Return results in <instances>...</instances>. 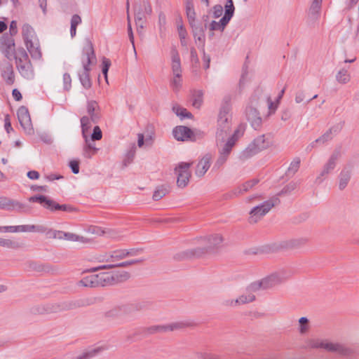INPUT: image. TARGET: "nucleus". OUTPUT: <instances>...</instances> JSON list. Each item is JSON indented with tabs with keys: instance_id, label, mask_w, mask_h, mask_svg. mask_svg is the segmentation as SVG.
Masks as SVG:
<instances>
[{
	"instance_id": "1",
	"label": "nucleus",
	"mask_w": 359,
	"mask_h": 359,
	"mask_svg": "<svg viewBox=\"0 0 359 359\" xmlns=\"http://www.w3.org/2000/svg\"><path fill=\"white\" fill-rule=\"evenodd\" d=\"M95 298L79 299L60 303L37 305L31 309V312L34 315H43L74 310L78 308L90 306L95 303Z\"/></svg>"
},
{
	"instance_id": "2",
	"label": "nucleus",
	"mask_w": 359,
	"mask_h": 359,
	"mask_svg": "<svg viewBox=\"0 0 359 359\" xmlns=\"http://www.w3.org/2000/svg\"><path fill=\"white\" fill-rule=\"evenodd\" d=\"M81 60L83 70L78 72V76L83 87L89 89L92 86L90 78V65L95 64L97 61L93 43L90 41H87L83 48Z\"/></svg>"
},
{
	"instance_id": "3",
	"label": "nucleus",
	"mask_w": 359,
	"mask_h": 359,
	"mask_svg": "<svg viewBox=\"0 0 359 359\" xmlns=\"http://www.w3.org/2000/svg\"><path fill=\"white\" fill-rule=\"evenodd\" d=\"M231 96L224 97L218 117V125L216 132L217 141L223 142L231 130Z\"/></svg>"
},
{
	"instance_id": "4",
	"label": "nucleus",
	"mask_w": 359,
	"mask_h": 359,
	"mask_svg": "<svg viewBox=\"0 0 359 359\" xmlns=\"http://www.w3.org/2000/svg\"><path fill=\"white\" fill-rule=\"evenodd\" d=\"M22 35L27 49L32 57L36 60L40 59L42 54L40 49L39 41L34 28L29 24H25L22 28Z\"/></svg>"
},
{
	"instance_id": "5",
	"label": "nucleus",
	"mask_w": 359,
	"mask_h": 359,
	"mask_svg": "<svg viewBox=\"0 0 359 359\" xmlns=\"http://www.w3.org/2000/svg\"><path fill=\"white\" fill-rule=\"evenodd\" d=\"M13 57L20 75L27 79H32L34 76V69L26 50L23 48L18 49Z\"/></svg>"
},
{
	"instance_id": "6",
	"label": "nucleus",
	"mask_w": 359,
	"mask_h": 359,
	"mask_svg": "<svg viewBox=\"0 0 359 359\" xmlns=\"http://www.w3.org/2000/svg\"><path fill=\"white\" fill-rule=\"evenodd\" d=\"M280 203L278 197H272L270 199L256 205L249 212L250 217L248 222L250 224L258 222L264 216H265L274 206Z\"/></svg>"
},
{
	"instance_id": "7",
	"label": "nucleus",
	"mask_w": 359,
	"mask_h": 359,
	"mask_svg": "<svg viewBox=\"0 0 359 359\" xmlns=\"http://www.w3.org/2000/svg\"><path fill=\"white\" fill-rule=\"evenodd\" d=\"M194 325L193 323L188 321L174 322L168 325H151L142 329V334L145 336L154 334L156 333H165L175 330H183L188 327Z\"/></svg>"
},
{
	"instance_id": "8",
	"label": "nucleus",
	"mask_w": 359,
	"mask_h": 359,
	"mask_svg": "<svg viewBox=\"0 0 359 359\" xmlns=\"http://www.w3.org/2000/svg\"><path fill=\"white\" fill-rule=\"evenodd\" d=\"M29 202L39 203L43 206L44 208L50 211L62 210L65 212H72L76 210V208L69 205H60L55 201L50 199L46 196L36 195L29 198Z\"/></svg>"
},
{
	"instance_id": "9",
	"label": "nucleus",
	"mask_w": 359,
	"mask_h": 359,
	"mask_svg": "<svg viewBox=\"0 0 359 359\" xmlns=\"http://www.w3.org/2000/svg\"><path fill=\"white\" fill-rule=\"evenodd\" d=\"M258 100L259 97L257 93L252 95L250 100V104L245 109L246 118L255 130H259L262 124V118L256 108Z\"/></svg>"
},
{
	"instance_id": "10",
	"label": "nucleus",
	"mask_w": 359,
	"mask_h": 359,
	"mask_svg": "<svg viewBox=\"0 0 359 359\" xmlns=\"http://www.w3.org/2000/svg\"><path fill=\"white\" fill-rule=\"evenodd\" d=\"M172 134L177 141L182 142H196L203 138L204 135L203 132L200 130H192L189 127L184 126H178L174 128Z\"/></svg>"
},
{
	"instance_id": "11",
	"label": "nucleus",
	"mask_w": 359,
	"mask_h": 359,
	"mask_svg": "<svg viewBox=\"0 0 359 359\" xmlns=\"http://www.w3.org/2000/svg\"><path fill=\"white\" fill-rule=\"evenodd\" d=\"M148 306V303L144 302H137L118 306L110 310L107 315L109 317L118 316L122 314H130L135 311H139L145 309Z\"/></svg>"
},
{
	"instance_id": "12",
	"label": "nucleus",
	"mask_w": 359,
	"mask_h": 359,
	"mask_svg": "<svg viewBox=\"0 0 359 359\" xmlns=\"http://www.w3.org/2000/svg\"><path fill=\"white\" fill-rule=\"evenodd\" d=\"M341 157V152L340 148L335 149L330 155L327 161L323 165V168L320 172L319 175L316 177V181L321 183L327 178V175L333 172L337 166L338 161Z\"/></svg>"
},
{
	"instance_id": "13",
	"label": "nucleus",
	"mask_w": 359,
	"mask_h": 359,
	"mask_svg": "<svg viewBox=\"0 0 359 359\" xmlns=\"http://www.w3.org/2000/svg\"><path fill=\"white\" fill-rule=\"evenodd\" d=\"M290 270L282 269L271 273L267 277L262 279L264 285V290L271 288L276 285L280 284L285 280L289 279L292 276Z\"/></svg>"
},
{
	"instance_id": "14",
	"label": "nucleus",
	"mask_w": 359,
	"mask_h": 359,
	"mask_svg": "<svg viewBox=\"0 0 359 359\" xmlns=\"http://www.w3.org/2000/svg\"><path fill=\"white\" fill-rule=\"evenodd\" d=\"M192 162H180L175 168V172L177 175V184L180 188L186 187L191 177L190 167Z\"/></svg>"
},
{
	"instance_id": "15",
	"label": "nucleus",
	"mask_w": 359,
	"mask_h": 359,
	"mask_svg": "<svg viewBox=\"0 0 359 359\" xmlns=\"http://www.w3.org/2000/svg\"><path fill=\"white\" fill-rule=\"evenodd\" d=\"M312 348H323L329 351L337 352L342 355L351 354L352 351L345 346L339 344L323 343L318 341H313L311 343Z\"/></svg>"
},
{
	"instance_id": "16",
	"label": "nucleus",
	"mask_w": 359,
	"mask_h": 359,
	"mask_svg": "<svg viewBox=\"0 0 359 359\" xmlns=\"http://www.w3.org/2000/svg\"><path fill=\"white\" fill-rule=\"evenodd\" d=\"M0 50L5 57L11 60L16 53L15 50V41L8 33L4 34L0 38Z\"/></svg>"
},
{
	"instance_id": "17",
	"label": "nucleus",
	"mask_w": 359,
	"mask_h": 359,
	"mask_svg": "<svg viewBox=\"0 0 359 359\" xmlns=\"http://www.w3.org/2000/svg\"><path fill=\"white\" fill-rule=\"evenodd\" d=\"M189 24L191 28V32L196 43H197L198 42V46H205V30L207 28V25H203V23L197 19Z\"/></svg>"
},
{
	"instance_id": "18",
	"label": "nucleus",
	"mask_w": 359,
	"mask_h": 359,
	"mask_svg": "<svg viewBox=\"0 0 359 359\" xmlns=\"http://www.w3.org/2000/svg\"><path fill=\"white\" fill-rule=\"evenodd\" d=\"M17 115L20 124L25 131L28 134H32L34 129L28 109L25 106L20 107L17 111Z\"/></svg>"
},
{
	"instance_id": "19",
	"label": "nucleus",
	"mask_w": 359,
	"mask_h": 359,
	"mask_svg": "<svg viewBox=\"0 0 359 359\" xmlns=\"http://www.w3.org/2000/svg\"><path fill=\"white\" fill-rule=\"evenodd\" d=\"M0 72L3 80L7 85H13L15 82V74L13 65L8 61L0 64Z\"/></svg>"
},
{
	"instance_id": "20",
	"label": "nucleus",
	"mask_w": 359,
	"mask_h": 359,
	"mask_svg": "<svg viewBox=\"0 0 359 359\" xmlns=\"http://www.w3.org/2000/svg\"><path fill=\"white\" fill-rule=\"evenodd\" d=\"M25 208V205L6 197H0V209L8 211H21Z\"/></svg>"
},
{
	"instance_id": "21",
	"label": "nucleus",
	"mask_w": 359,
	"mask_h": 359,
	"mask_svg": "<svg viewBox=\"0 0 359 359\" xmlns=\"http://www.w3.org/2000/svg\"><path fill=\"white\" fill-rule=\"evenodd\" d=\"M212 156L211 154H205L198 161L195 170L197 177H201L204 176L210 167Z\"/></svg>"
},
{
	"instance_id": "22",
	"label": "nucleus",
	"mask_w": 359,
	"mask_h": 359,
	"mask_svg": "<svg viewBox=\"0 0 359 359\" xmlns=\"http://www.w3.org/2000/svg\"><path fill=\"white\" fill-rule=\"evenodd\" d=\"M27 271L37 273H54L55 268L49 264H41L36 262H30L27 264Z\"/></svg>"
},
{
	"instance_id": "23",
	"label": "nucleus",
	"mask_w": 359,
	"mask_h": 359,
	"mask_svg": "<svg viewBox=\"0 0 359 359\" xmlns=\"http://www.w3.org/2000/svg\"><path fill=\"white\" fill-rule=\"evenodd\" d=\"M210 252L208 248L205 245L204 247H198L194 249L187 250L179 254V259L191 258V257H200L202 255Z\"/></svg>"
},
{
	"instance_id": "24",
	"label": "nucleus",
	"mask_w": 359,
	"mask_h": 359,
	"mask_svg": "<svg viewBox=\"0 0 359 359\" xmlns=\"http://www.w3.org/2000/svg\"><path fill=\"white\" fill-rule=\"evenodd\" d=\"M352 176L351 166H344L339 174V189L344 190L350 182Z\"/></svg>"
},
{
	"instance_id": "25",
	"label": "nucleus",
	"mask_w": 359,
	"mask_h": 359,
	"mask_svg": "<svg viewBox=\"0 0 359 359\" xmlns=\"http://www.w3.org/2000/svg\"><path fill=\"white\" fill-rule=\"evenodd\" d=\"M201 240L203 241V243H204L208 248L210 252L215 248H218L223 241L222 236L219 234H215L205 238H201Z\"/></svg>"
},
{
	"instance_id": "26",
	"label": "nucleus",
	"mask_w": 359,
	"mask_h": 359,
	"mask_svg": "<svg viewBox=\"0 0 359 359\" xmlns=\"http://www.w3.org/2000/svg\"><path fill=\"white\" fill-rule=\"evenodd\" d=\"M238 130H236L233 134L228 138L226 142L224 144L223 147L219 150V154L229 157L232 150V148L233 147L236 141L238 140Z\"/></svg>"
},
{
	"instance_id": "27",
	"label": "nucleus",
	"mask_w": 359,
	"mask_h": 359,
	"mask_svg": "<svg viewBox=\"0 0 359 359\" xmlns=\"http://www.w3.org/2000/svg\"><path fill=\"white\" fill-rule=\"evenodd\" d=\"M252 143L259 152L266 149L272 144L269 135L266 136L265 135L258 136L252 142Z\"/></svg>"
},
{
	"instance_id": "28",
	"label": "nucleus",
	"mask_w": 359,
	"mask_h": 359,
	"mask_svg": "<svg viewBox=\"0 0 359 359\" xmlns=\"http://www.w3.org/2000/svg\"><path fill=\"white\" fill-rule=\"evenodd\" d=\"M144 259H132L129 261L122 262L114 264L102 265L95 268L92 269L93 271H97L101 269H109L116 267H127L133 264H139L144 261Z\"/></svg>"
},
{
	"instance_id": "29",
	"label": "nucleus",
	"mask_w": 359,
	"mask_h": 359,
	"mask_svg": "<svg viewBox=\"0 0 359 359\" xmlns=\"http://www.w3.org/2000/svg\"><path fill=\"white\" fill-rule=\"evenodd\" d=\"M15 232H38L45 233L47 228L43 225L25 224L15 226Z\"/></svg>"
},
{
	"instance_id": "30",
	"label": "nucleus",
	"mask_w": 359,
	"mask_h": 359,
	"mask_svg": "<svg viewBox=\"0 0 359 359\" xmlns=\"http://www.w3.org/2000/svg\"><path fill=\"white\" fill-rule=\"evenodd\" d=\"M83 137L85 140V145L83 146V155L86 158H90L93 155H95L97 153L98 149L95 147V145L93 142V141H90L88 139V135H86V137Z\"/></svg>"
},
{
	"instance_id": "31",
	"label": "nucleus",
	"mask_w": 359,
	"mask_h": 359,
	"mask_svg": "<svg viewBox=\"0 0 359 359\" xmlns=\"http://www.w3.org/2000/svg\"><path fill=\"white\" fill-rule=\"evenodd\" d=\"M97 275L98 287H106L114 285V277L110 273H100Z\"/></svg>"
},
{
	"instance_id": "32",
	"label": "nucleus",
	"mask_w": 359,
	"mask_h": 359,
	"mask_svg": "<svg viewBox=\"0 0 359 359\" xmlns=\"http://www.w3.org/2000/svg\"><path fill=\"white\" fill-rule=\"evenodd\" d=\"M171 58H172V71L173 75L182 74L181 62L179 53L176 49L171 50Z\"/></svg>"
},
{
	"instance_id": "33",
	"label": "nucleus",
	"mask_w": 359,
	"mask_h": 359,
	"mask_svg": "<svg viewBox=\"0 0 359 359\" xmlns=\"http://www.w3.org/2000/svg\"><path fill=\"white\" fill-rule=\"evenodd\" d=\"M98 108V104L95 101L90 100L88 102L87 112L88 115L90 116L92 122L94 123H97L100 118V115L97 111V109Z\"/></svg>"
},
{
	"instance_id": "34",
	"label": "nucleus",
	"mask_w": 359,
	"mask_h": 359,
	"mask_svg": "<svg viewBox=\"0 0 359 359\" xmlns=\"http://www.w3.org/2000/svg\"><path fill=\"white\" fill-rule=\"evenodd\" d=\"M259 153L254 144L251 142L239 154V159L245 161Z\"/></svg>"
},
{
	"instance_id": "35",
	"label": "nucleus",
	"mask_w": 359,
	"mask_h": 359,
	"mask_svg": "<svg viewBox=\"0 0 359 359\" xmlns=\"http://www.w3.org/2000/svg\"><path fill=\"white\" fill-rule=\"evenodd\" d=\"M229 22V21L224 17H222L218 22L212 20L208 26L209 31H220L222 32Z\"/></svg>"
},
{
	"instance_id": "36",
	"label": "nucleus",
	"mask_w": 359,
	"mask_h": 359,
	"mask_svg": "<svg viewBox=\"0 0 359 359\" xmlns=\"http://www.w3.org/2000/svg\"><path fill=\"white\" fill-rule=\"evenodd\" d=\"M105 348L99 346L95 348H92L83 352L82 354L72 358V359H91L96 356L101 351L104 350Z\"/></svg>"
},
{
	"instance_id": "37",
	"label": "nucleus",
	"mask_w": 359,
	"mask_h": 359,
	"mask_svg": "<svg viewBox=\"0 0 359 359\" xmlns=\"http://www.w3.org/2000/svg\"><path fill=\"white\" fill-rule=\"evenodd\" d=\"M126 257V249H118L111 251L106 259V262H116Z\"/></svg>"
},
{
	"instance_id": "38",
	"label": "nucleus",
	"mask_w": 359,
	"mask_h": 359,
	"mask_svg": "<svg viewBox=\"0 0 359 359\" xmlns=\"http://www.w3.org/2000/svg\"><path fill=\"white\" fill-rule=\"evenodd\" d=\"M80 283L84 287H98L97 275L86 276L80 280Z\"/></svg>"
},
{
	"instance_id": "39",
	"label": "nucleus",
	"mask_w": 359,
	"mask_h": 359,
	"mask_svg": "<svg viewBox=\"0 0 359 359\" xmlns=\"http://www.w3.org/2000/svg\"><path fill=\"white\" fill-rule=\"evenodd\" d=\"M323 0H313L309 9V15L317 19L321 10Z\"/></svg>"
},
{
	"instance_id": "40",
	"label": "nucleus",
	"mask_w": 359,
	"mask_h": 359,
	"mask_svg": "<svg viewBox=\"0 0 359 359\" xmlns=\"http://www.w3.org/2000/svg\"><path fill=\"white\" fill-rule=\"evenodd\" d=\"M172 111L175 114L179 116L181 119L184 118H192L193 115L191 112L188 111L187 109L181 107L178 105L172 107Z\"/></svg>"
},
{
	"instance_id": "41",
	"label": "nucleus",
	"mask_w": 359,
	"mask_h": 359,
	"mask_svg": "<svg viewBox=\"0 0 359 359\" xmlns=\"http://www.w3.org/2000/svg\"><path fill=\"white\" fill-rule=\"evenodd\" d=\"M300 163L301 160L299 157L294 158L290 163V165L286 171V175L287 177H292L298 171Z\"/></svg>"
},
{
	"instance_id": "42",
	"label": "nucleus",
	"mask_w": 359,
	"mask_h": 359,
	"mask_svg": "<svg viewBox=\"0 0 359 359\" xmlns=\"http://www.w3.org/2000/svg\"><path fill=\"white\" fill-rule=\"evenodd\" d=\"M186 14L189 23L196 20V12L191 0H187L186 1Z\"/></svg>"
},
{
	"instance_id": "43",
	"label": "nucleus",
	"mask_w": 359,
	"mask_h": 359,
	"mask_svg": "<svg viewBox=\"0 0 359 359\" xmlns=\"http://www.w3.org/2000/svg\"><path fill=\"white\" fill-rule=\"evenodd\" d=\"M255 300V296L254 294H251L250 292H246L241 296H239L237 299H235V302L238 303V305L240 306L241 304H245L248 303L252 302Z\"/></svg>"
},
{
	"instance_id": "44",
	"label": "nucleus",
	"mask_w": 359,
	"mask_h": 359,
	"mask_svg": "<svg viewBox=\"0 0 359 359\" xmlns=\"http://www.w3.org/2000/svg\"><path fill=\"white\" fill-rule=\"evenodd\" d=\"M225 13L224 15V18H226L227 20L230 21L231 18L233 15L235 7L233 5V0H226V4H225Z\"/></svg>"
},
{
	"instance_id": "45",
	"label": "nucleus",
	"mask_w": 359,
	"mask_h": 359,
	"mask_svg": "<svg viewBox=\"0 0 359 359\" xmlns=\"http://www.w3.org/2000/svg\"><path fill=\"white\" fill-rule=\"evenodd\" d=\"M64 239L69 241H77L81 243H88L89 240L83 236L76 235L74 233L65 232Z\"/></svg>"
},
{
	"instance_id": "46",
	"label": "nucleus",
	"mask_w": 359,
	"mask_h": 359,
	"mask_svg": "<svg viewBox=\"0 0 359 359\" xmlns=\"http://www.w3.org/2000/svg\"><path fill=\"white\" fill-rule=\"evenodd\" d=\"M91 119L90 116H84L81 118V126L83 137L87 135V132L91 128Z\"/></svg>"
},
{
	"instance_id": "47",
	"label": "nucleus",
	"mask_w": 359,
	"mask_h": 359,
	"mask_svg": "<svg viewBox=\"0 0 359 359\" xmlns=\"http://www.w3.org/2000/svg\"><path fill=\"white\" fill-rule=\"evenodd\" d=\"M336 79L339 83L345 84L350 81L351 76L347 70L342 69L337 72Z\"/></svg>"
},
{
	"instance_id": "48",
	"label": "nucleus",
	"mask_w": 359,
	"mask_h": 359,
	"mask_svg": "<svg viewBox=\"0 0 359 359\" xmlns=\"http://www.w3.org/2000/svg\"><path fill=\"white\" fill-rule=\"evenodd\" d=\"M299 332L302 334H305L309 329V320L306 317H302L299 319Z\"/></svg>"
},
{
	"instance_id": "49",
	"label": "nucleus",
	"mask_w": 359,
	"mask_h": 359,
	"mask_svg": "<svg viewBox=\"0 0 359 359\" xmlns=\"http://www.w3.org/2000/svg\"><path fill=\"white\" fill-rule=\"evenodd\" d=\"M112 274L114 277V285L118 283L126 281L130 278V273L126 271L117 272Z\"/></svg>"
},
{
	"instance_id": "50",
	"label": "nucleus",
	"mask_w": 359,
	"mask_h": 359,
	"mask_svg": "<svg viewBox=\"0 0 359 359\" xmlns=\"http://www.w3.org/2000/svg\"><path fill=\"white\" fill-rule=\"evenodd\" d=\"M260 289H264V285L262 284V280L259 281L253 282L250 285H248L246 287V292L254 294V292L259 290Z\"/></svg>"
},
{
	"instance_id": "51",
	"label": "nucleus",
	"mask_w": 359,
	"mask_h": 359,
	"mask_svg": "<svg viewBox=\"0 0 359 359\" xmlns=\"http://www.w3.org/2000/svg\"><path fill=\"white\" fill-rule=\"evenodd\" d=\"M0 246L7 248L16 249L20 247L19 243L16 241L0 238Z\"/></svg>"
},
{
	"instance_id": "52",
	"label": "nucleus",
	"mask_w": 359,
	"mask_h": 359,
	"mask_svg": "<svg viewBox=\"0 0 359 359\" xmlns=\"http://www.w3.org/2000/svg\"><path fill=\"white\" fill-rule=\"evenodd\" d=\"M168 193V190L164 188L163 186L159 187L156 189V190L154 192L153 199L156 201L161 199L164 196Z\"/></svg>"
},
{
	"instance_id": "53",
	"label": "nucleus",
	"mask_w": 359,
	"mask_h": 359,
	"mask_svg": "<svg viewBox=\"0 0 359 359\" xmlns=\"http://www.w3.org/2000/svg\"><path fill=\"white\" fill-rule=\"evenodd\" d=\"M245 191L243 190V186H240L234 189L231 192H229L225 194L224 197L226 199L232 198L233 197H236L241 194H243Z\"/></svg>"
},
{
	"instance_id": "54",
	"label": "nucleus",
	"mask_w": 359,
	"mask_h": 359,
	"mask_svg": "<svg viewBox=\"0 0 359 359\" xmlns=\"http://www.w3.org/2000/svg\"><path fill=\"white\" fill-rule=\"evenodd\" d=\"M297 188V183L294 182H291L285 186L283 189L278 193V196H281L283 194H287L291 193Z\"/></svg>"
},
{
	"instance_id": "55",
	"label": "nucleus",
	"mask_w": 359,
	"mask_h": 359,
	"mask_svg": "<svg viewBox=\"0 0 359 359\" xmlns=\"http://www.w3.org/2000/svg\"><path fill=\"white\" fill-rule=\"evenodd\" d=\"M46 233L49 237L58 239H64V234H65V232L62 231H57L48 229Z\"/></svg>"
},
{
	"instance_id": "56",
	"label": "nucleus",
	"mask_w": 359,
	"mask_h": 359,
	"mask_svg": "<svg viewBox=\"0 0 359 359\" xmlns=\"http://www.w3.org/2000/svg\"><path fill=\"white\" fill-rule=\"evenodd\" d=\"M182 74L174 75L172 80L171 81V86L175 91H178L182 86Z\"/></svg>"
},
{
	"instance_id": "57",
	"label": "nucleus",
	"mask_w": 359,
	"mask_h": 359,
	"mask_svg": "<svg viewBox=\"0 0 359 359\" xmlns=\"http://www.w3.org/2000/svg\"><path fill=\"white\" fill-rule=\"evenodd\" d=\"M111 66V61L109 59H107L106 57H104L103 60H102V74H104V78H105V80L107 82H108L107 81V73H108V71H109V69Z\"/></svg>"
},
{
	"instance_id": "58",
	"label": "nucleus",
	"mask_w": 359,
	"mask_h": 359,
	"mask_svg": "<svg viewBox=\"0 0 359 359\" xmlns=\"http://www.w3.org/2000/svg\"><path fill=\"white\" fill-rule=\"evenodd\" d=\"M102 137V133L99 126H95L93 128V133L91 134L90 140L95 141L100 140Z\"/></svg>"
},
{
	"instance_id": "59",
	"label": "nucleus",
	"mask_w": 359,
	"mask_h": 359,
	"mask_svg": "<svg viewBox=\"0 0 359 359\" xmlns=\"http://www.w3.org/2000/svg\"><path fill=\"white\" fill-rule=\"evenodd\" d=\"M332 135L330 134V131L327 130L323 135L316 140V142L323 144L325 142L332 139Z\"/></svg>"
},
{
	"instance_id": "60",
	"label": "nucleus",
	"mask_w": 359,
	"mask_h": 359,
	"mask_svg": "<svg viewBox=\"0 0 359 359\" xmlns=\"http://www.w3.org/2000/svg\"><path fill=\"white\" fill-rule=\"evenodd\" d=\"M259 182V180L253 179L250 181H247L244 184H242L243 190L245 192L248 191L250 189L253 188L257 183Z\"/></svg>"
},
{
	"instance_id": "61",
	"label": "nucleus",
	"mask_w": 359,
	"mask_h": 359,
	"mask_svg": "<svg viewBox=\"0 0 359 359\" xmlns=\"http://www.w3.org/2000/svg\"><path fill=\"white\" fill-rule=\"evenodd\" d=\"M144 18V13L142 11L140 6L137 8H135V23L138 24V22H141Z\"/></svg>"
},
{
	"instance_id": "62",
	"label": "nucleus",
	"mask_w": 359,
	"mask_h": 359,
	"mask_svg": "<svg viewBox=\"0 0 359 359\" xmlns=\"http://www.w3.org/2000/svg\"><path fill=\"white\" fill-rule=\"evenodd\" d=\"M63 83L64 89L68 91L72 87V79L68 73H65L63 75Z\"/></svg>"
},
{
	"instance_id": "63",
	"label": "nucleus",
	"mask_w": 359,
	"mask_h": 359,
	"mask_svg": "<svg viewBox=\"0 0 359 359\" xmlns=\"http://www.w3.org/2000/svg\"><path fill=\"white\" fill-rule=\"evenodd\" d=\"M227 159H228V157H226L224 155L219 154L217 160L216 161V162L214 165L213 168H217V169L220 168L226 163Z\"/></svg>"
},
{
	"instance_id": "64",
	"label": "nucleus",
	"mask_w": 359,
	"mask_h": 359,
	"mask_svg": "<svg viewBox=\"0 0 359 359\" xmlns=\"http://www.w3.org/2000/svg\"><path fill=\"white\" fill-rule=\"evenodd\" d=\"M212 10H213V17L215 18H218L220 16H222V15L223 13V11H224L223 7L219 4H217V5L214 6L212 8Z\"/></svg>"
}]
</instances>
